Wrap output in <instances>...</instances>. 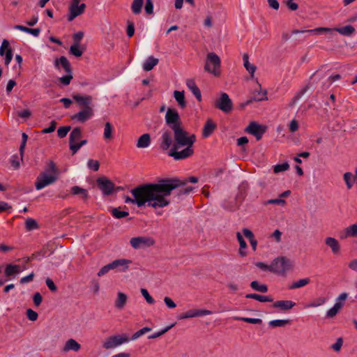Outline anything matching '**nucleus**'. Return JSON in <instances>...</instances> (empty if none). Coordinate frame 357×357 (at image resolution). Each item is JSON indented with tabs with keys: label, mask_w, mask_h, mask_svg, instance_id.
Segmentation results:
<instances>
[{
	"label": "nucleus",
	"mask_w": 357,
	"mask_h": 357,
	"mask_svg": "<svg viewBox=\"0 0 357 357\" xmlns=\"http://www.w3.org/2000/svg\"><path fill=\"white\" fill-rule=\"evenodd\" d=\"M310 280L309 278H303L301 280H298L296 282H294L291 286L290 287V289H298L301 287H303L310 283Z\"/></svg>",
	"instance_id": "49530a36"
},
{
	"label": "nucleus",
	"mask_w": 357,
	"mask_h": 357,
	"mask_svg": "<svg viewBox=\"0 0 357 357\" xmlns=\"http://www.w3.org/2000/svg\"><path fill=\"white\" fill-rule=\"evenodd\" d=\"M236 320H241L246 323L253 324H260L262 323V320L258 318H248V317H235Z\"/></svg>",
	"instance_id": "864d4df0"
},
{
	"label": "nucleus",
	"mask_w": 357,
	"mask_h": 357,
	"mask_svg": "<svg viewBox=\"0 0 357 357\" xmlns=\"http://www.w3.org/2000/svg\"><path fill=\"white\" fill-rule=\"evenodd\" d=\"M296 303L291 301H278L273 304V307L286 311L291 309Z\"/></svg>",
	"instance_id": "393cba45"
},
{
	"label": "nucleus",
	"mask_w": 357,
	"mask_h": 357,
	"mask_svg": "<svg viewBox=\"0 0 357 357\" xmlns=\"http://www.w3.org/2000/svg\"><path fill=\"white\" fill-rule=\"evenodd\" d=\"M167 125L173 130L174 127H181V121L178 112L176 109L168 108L165 115Z\"/></svg>",
	"instance_id": "1a4fd4ad"
},
{
	"label": "nucleus",
	"mask_w": 357,
	"mask_h": 357,
	"mask_svg": "<svg viewBox=\"0 0 357 357\" xmlns=\"http://www.w3.org/2000/svg\"><path fill=\"white\" fill-rule=\"evenodd\" d=\"M47 165L48 169L45 172H47L48 174H53L58 176L59 171L56 167V164L53 161L50 160L49 161Z\"/></svg>",
	"instance_id": "3c124183"
},
{
	"label": "nucleus",
	"mask_w": 357,
	"mask_h": 357,
	"mask_svg": "<svg viewBox=\"0 0 357 357\" xmlns=\"http://www.w3.org/2000/svg\"><path fill=\"white\" fill-rule=\"evenodd\" d=\"M22 271V269L19 265L15 264H8L5 268V275L10 277L19 274Z\"/></svg>",
	"instance_id": "c756f323"
},
{
	"label": "nucleus",
	"mask_w": 357,
	"mask_h": 357,
	"mask_svg": "<svg viewBox=\"0 0 357 357\" xmlns=\"http://www.w3.org/2000/svg\"><path fill=\"white\" fill-rule=\"evenodd\" d=\"M289 168L288 162H285L282 164H278L273 167V172L275 174L287 171Z\"/></svg>",
	"instance_id": "603ef678"
},
{
	"label": "nucleus",
	"mask_w": 357,
	"mask_h": 357,
	"mask_svg": "<svg viewBox=\"0 0 357 357\" xmlns=\"http://www.w3.org/2000/svg\"><path fill=\"white\" fill-rule=\"evenodd\" d=\"M307 33L310 34H316V35H321V34H328L330 37H332L335 33V29L332 28H327V27H319L314 29H308L307 30Z\"/></svg>",
	"instance_id": "5701e85b"
},
{
	"label": "nucleus",
	"mask_w": 357,
	"mask_h": 357,
	"mask_svg": "<svg viewBox=\"0 0 357 357\" xmlns=\"http://www.w3.org/2000/svg\"><path fill=\"white\" fill-rule=\"evenodd\" d=\"M80 349H81L80 344H79L74 339L70 338L66 342L65 345L63 346V347L62 349V351L65 352V353H67L70 351H73L77 352V351H79Z\"/></svg>",
	"instance_id": "aec40b11"
},
{
	"label": "nucleus",
	"mask_w": 357,
	"mask_h": 357,
	"mask_svg": "<svg viewBox=\"0 0 357 357\" xmlns=\"http://www.w3.org/2000/svg\"><path fill=\"white\" fill-rule=\"evenodd\" d=\"M247 298H253L259 302H272L273 298L270 296H262L257 294H250L245 296Z\"/></svg>",
	"instance_id": "72a5a7b5"
},
{
	"label": "nucleus",
	"mask_w": 357,
	"mask_h": 357,
	"mask_svg": "<svg viewBox=\"0 0 357 357\" xmlns=\"http://www.w3.org/2000/svg\"><path fill=\"white\" fill-rule=\"evenodd\" d=\"M158 62L159 61L158 59L153 56H149L143 63V70L145 71H150L158 65Z\"/></svg>",
	"instance_id": "c85d7f7f"
},
{
	"label": "nucleus",
	"mask_w": 357,
	"mask_h": 357,
	"mask_svg": "<svg viewBox=\"0 0 357 357\" xmlns=\"http://www.w3.org/2000/svg\"><path fill=\"white\" fill-rule=\"evenodd\" d=\"M70 53L77 57L81 56L83 51L79 48V44L74 43L70 47Z\"/></svg>",
	"instance_id": "09e8293b"
},
{
	"label": "nucleus",
	"mask_w": 357,
	"mask_h": 357,
	"mask_svg": "<svg viewBox=\"0 0 357 357\" xmlns=\"http://www.w3.org/2000/svg\"><path fill=\"white\" fill-rule=\"evenodd\" d=\"M129 342L130 337L127 334H116L106 337L102 342V347L105 349H113Z\"/></svg>",
	"instance_id": "20e7f679"
},
{
	"label": "nucleus",
	"mask_w": 357,
	"mask_h": 357,
	"mask_svg": "<svg viewBox=\"0 0 357 357\" xmlns=\"http://www.w3.org/2000/svg\"><path fill=\"white\" fill-rule=\"evenodd\" d=\"M267 92L266 90L258 91L254 93L253 100L255 101H262L267 100Z\"/></svg>",
	"instance_id": "de8ad7c7"
},
{
	"label": "nucleus",
	"mask_w": 357,
	"mask_h": 357,
	"mask_svg": "<svg viewBox=\"0 0 357 357\" xmlns=\"http://www.w3.org/2000/svg\"><path fill=\"white\" fill-rule=\"evenodd\" d=\"M151 144V137L148 133L143 134L139 137L137 142V147L139 149H144L149 146Z\"/></svg>",
	"instance_id": "cd10ccee"
},
{
	"label": "nucleus",
	"mask_w": 357,
	"mask_h": 357,
	"mask_svg": "<svg viewBox=\"0 0 357 357\" xmlns=\"http://www.w3.org/2000/svg\"><path fill=\"white\" fill-rule=\"evenodd\" d=\"M70 126L60 127L57 130V135L60 138H63L67 135V134L70 131Z\"/></svg>",
	"instance_id": "bf43d9fd"
},
{
	"label": "nucleus",
	"mask_w": 357,
	"mask_h": 357,
	"mask_svg": "<svg viewBox=\"0 0 357 357\" xmlns=\"http://www.w3.org/2000/svg\"><path fill=\"white\" fill-rule=\"evenodd\" d=\"M343 305L335 303L334 305L327 311L326 317L328 318H333L337 314V313L340 311Z\"/></svg>",
	"instance_id": "4c0bfd02"
},
{
	"label": "nucleus",
	"mask_w": 357,
	"mask_h": 357,
	"mask_svg": "<svg viewBox=\"0 0 357 357\" xmlns=\"http://www.w3.org/2000/svg\"><path fill=\"white\" fill-rule=\"evenodd\" d=\"M184 183L176 179H162L157 183L139 185L130 190L133 198L126 196L125 202L138 207L146 205L154 209L165 208L171 203L172 191Z\"/></svg>",
	"instance_id": "f257e3e1"
},
{
	"label": "nucleus",
	"mask_w": 357,
	"mask_h": 357,
	"mask_svg": "<svg viewBox=\"0 0 357 357\" xmlns=\"http://www.w3.org/2000/svg\"><path fill=\"white\" fill-rule=\"evenodd\" d=\"M186 86L188 89L193 93V95L196 97L198 101L202 100V94L199 89L195 84L193 79H188L186 81Z\"/></svg>",
	"instance_id": "b1692460"
},
{
	"label": "nucleus",
	"mask_w": 357,
	"mask_h": 357,
	"mask_svg": "<svg viewBox=\"0 0 357 357\" xmlns=\"http://www.w3.org/2000/svg\"><path fill=\"white\" fill-rule=\"evenodd\" d=\"M87 166L89 169L96 172L98 170L100 164L98 160H89L87 162Z\"/></svg>",
	"instance_id": "680f3d73"
},
{
	"label": "nucleus",
	"mask_w": 357,
	"mask_h": 357,
	"mask_svg": "<svg viewBox=\"0 0 357 357\" xmlns=\"http://www.w3.org/2000/svg\"><path fill=\"white\" fill-rule=\"evenodd\" d=\"M54 67L58 70H60V68L62 67L66 73L72 72L69 61L66 57L63 56H61L59 59H56L54 61Z\"/></svg>",
	"instance_id": "6ab92c4d"
},
{
	"label": "nucleus",
	"mask_w": 357,
	"mask_h": 357,
	"mask_svg": "<svg viewBox=\"0 0 357 357\" xmlns=\"http://www.w3.org/2000/svg\"><path fill=\"white\" fill-rule=\"evenodd\" d=\"M73 98L78 103L79 106H82L84 108L93 107L91 106L93 98L91 96H82L80 94H75L73 95Z\"/></svg>",
	"instance_id": "f3484780"
},
{
	"label": "nucleus",
	"mask_w": 357,
	"mask_h": 357,
	"mask_svg": "<svg viewBox=\"0 0 357 357\" xmlns=\"http://www.w3.org/2000/svg\"><path fill=\"white\" fill-rule=\"evenodd\" d=\"M57 178L58 177L56 175L48 174L47 172H43L36 178L35 183L36 189L40 190L54 183Z\"/></svg>",
	"instance_id": "6e6552de"
},
{
	"label": "nucleus",
	"mask_w": 357,
	"mask_h": 357,
	"mask_svg": "<svg viewBox=\"0 0 357 357\" xmlns=\"http://www.w3.org/2000/svg\"><path fill=\"white\" fill-rule=\"evenodd\" d=\"M243 60L244 67L245 68V69L248 71V73L252 77L254 75L255 72L256 67L249 62V57H248V54H245L243 56Z\"/></svg>",
	"instance_id": "c9c22d12"
},
{
	"label": "nucleus",
	"mask_w": 357,
	"mask_h": 357,
	"mask_svg": "<svg viewBox=\"0 0 357 357\" xmlns=\"http://www.w3.org/2000/svg\"><path fill=\"white\" fill-rule=\"evenodd\" d=\"M22 143L20 146V153L21 158L22 159L24 151L25 146H26L27 139H28V135L25 132H23L22 135Z\"/></svg>",
	"instance_id": "13d9d810"
},
{
	"label": "nucleus",
	"mask_w": 357,
	"mask_h": 357,
	"mask_svg": "<svg viewBox=\"0 0 357 357\" xmlns=\"http://www.w3.org/2000/svg\"><path fill=\"white\" fill-rule=\"evenodd\" d=\"M175 324H172L168 326H167L166 328L162 329L161 331H158L156 333H154L153 334H151L150 335L148 338L149 339H155V338H157V337H160L161 335H162L163 334H165V333H167L169 330H170L172 328H173Z\"/></svg>",
	"instance_id": "8fccbe9b"
},
{
	"label": "nucleus",
	"mask_w": 357,
	"mask_h": 357,
	"mask_svg": "<svg viewBox=\"0 0 357 357\" xmlns=\"http://www.w3.org/2000/svg\"><path fill=\"white\" fill-rule=\"evenodd\" d=\"M250 287L255 291L266 293L268 291V287L264 284H259L257 281H252L250 283Z\"/></svg>",
	"instance_id": "58836bf2"
},
{
	"label": "nucleus",
	"mask_w": 357,
	"mask_h": 357,
	"mask_svg": "<svg viewBox=\"0 0 357 357\" xmlns=\"http://www.w3.org/2000/svg\"><path fill=\"white\" fill-rule=\"evenodd\" d=\"M56 122L55 121H52L50 123V126L48 128H44L41 133L43 134H47V133H51L54 132L56 129Z\"/></svg>",
	"instance_id": "774afa93"
},
{
	"label": "nucleus",
	"mask_w": 357,
	"mask_h": 357,
	"mask_svg": "<svg viewBox=\"0 0 357 357\" xmlns=\"http://www.w3.org/2000/svg\"><path fill=\"white\" fill-rule=\"evenodd\" d=\"M82 137V130L79 128H74L70 134L69 142L70 146H76Z\"/></svg>",
	"instance_id": "bb28decb"
},
{
	"label": "nucleus",
	"mask_w": 357,
	"mask_h": 357,
	"mask_svg": "<svg viewBox=\"0 0 357 357\" xmlns=\"http://www.w3.org/2000/svg\"><path fill=\"white\" fill-rule=\"evenodd\" d=\"M282 3L291 11H295L298 8V5L294 0H282Z\"/></svg>",
	"instance_id": "6e6d98bb"
},
{
	"label": "nucleus",
	"mask_w": 357,
	"mask_h": 357,
	"mask_svg": "<svg viewBox=\"0 0 357 357\" xmlns=\"http://www.w3.org/2000/svg\"><path fill=\"white\" fill-rule=\"evenodd\" d=\"M215 128V124L211 120H208L204 126L203 136L208 137L212 134Z\"/></svg>",
	"instance_id": "473e14b6"
},
{
	"label": "nucleus",
	"mask_w": 357,
	"mask_h": 357,
	"mask_svg": "<svg viewBox=\"0 0 357 357\" xmlns=\"http://www.w3.org/2000/svg\"><path fill=\"white\" fill-rule=\"evenodd\" d=\"M151 330L152 329L150 327H144V328H141L140 330L137 331L132 335V337L130 338V340L134 341V340H137L138 338H139L141 336H142L145 333L150 332Z\"/></svg>",
	"instance_id": "79ce46f5"
},
{
	"label": "nucleus",
	"mask_w": 357,
	"mask_h": 357,
	"mask_svg": "<svg viewBox=\"0 0 357 357\" xmlns=\"http://www.w3.org/2000/svg\"><path fill=\"white\" fill-rule=\"evenodd\" d=\"M26 316L27 318L32 321H36L38 317V313L31 309L26 310Z\"/></svg>",
	"instance_id": "69168bd1"
},
{
	"label": "nucleus",
	"mask_w": 357,
	"mask_h": 357,
	"mask_svg": "<svg viewBox=\"0 0 357 357\" xmlns=\"http://www.w3.org/2000/svg\"><path fill=\"white\" fill-rule=\"evenodd\" d=\"M325 243L331 249L334 255H338L340 251V245L337 239L333 237H327L325 239Z\"/></svg>",
	"instance_id": "4be33fe9"
},
{
	"label": "nucleus",
	"mask_w": 357,
	"mask_h": 357,
	"mask_svg": "<svg viewBox=\"0 0 357 357\" xmlns=\"http://www.w3.org/2000/svg\"><path fill=\"white\" fill-rule=\"evenodd\" d=\"M38 224L36 220L29 218L25 221V228L27 231H32L38 228Z\"/></svg>",
	"instance_id": "a19ab883"
},
{
	"label": "nucleus",
	"mask_w": 357,
	"mask_h": 357,
	"mask_svg": "<svg viewBox=\"0 0 357 357\" xmlns=\"http://www.w3.org/2000/svg\"><path fill=\"white\" fill-rule=\"evenodd\" d=\"M131 264L130 259L124 258L115 259L111 262L112 270H116L119 272H126Z\"/></svg>",
	"instance_id": "4468645a"
},
{
	"label": "nucleus",
	"mask_w": 357,
	"mask_h": 357,
	"mask_svg": "<svg viewBox=\"0 0 357 357\" xmlns=\"http://www.w3.org/2000/svg\"><path fill=\"white\" fill-rule=\"evenodd\" d=\"M67 75L59 78V81L65 86L68 85L73 79V75L71 73H66Z\"/></svg>",
	"instance_id": "052dcab7"
},
{
	"label": "nucleus",
	"mask_w": 357,
	"mask_h": 357,
	"mask_svg": "<svg viewBox=\"0 0 357 357\" xmlns=\"http://www.w3.org/2000/svg\"><path fill=\"white\" fill-rule=\"evenodd\" d=\"M93 116V107H86L72 116V119L84 123Z\"/></svg>",
	"instance_id": "dca6fc26"
},
{
	"label": "nucleus",
	"mask_w": 357,
	"mask_h": 357,
	"mask_svg": "<svg viewBox=\"0 0 357 357\" xmlns=\"http://www.w3.org/2000/svg\"><path fill=\"white\" fill-rule=\"evenodd\" d=\"M144 10L148 15H151L153 13V3L151 0H146Z\"/></svg>",
	"instance_id": "338daca9"
},
{
	"label": "nucleus",
	"mask_w": 357,
	"mask_h": 357,
	"mask_svg": "<svg viewBox=\"0 0 357 357\" xmlns=\"http://www.w3.org/2000/svg\"><path fill=\"white\" fill-rule=\"evenodd\" d=\"M289 319H275L268 322V325L271 327H284L286 325L290 324Z\"/></svg>",
	"instance_id": "ea45409f"
},
{
	"label": "nucleus",
	"mask_w": 357,
	"mask_h": 357,
	"mask_svg": "<svg viewBox=\"0 0 357 357\" xmlns=\"http://www.w3.org/2000/svg\"><path fill=\"white\" fill-rule=\"evenodd\" d=\"M214 106L222 112L227 114L231 112L233 102L227 93H221L220 97L215 100Z\"/></svg>",
	"instance_id": "0eeeda50"
},
{
	"label": "nucleus",
	"mask_w": 357,
	"mask_h": 357,
	"mask_svg": "<svg viewBox=\"0 0 357 357\" xmlns=\"http://www.w3.org/2000/svg\"><path fill=\"white\" fill-rule=\"evenodd\" d=\"M97 184L105 195H111L114 188V183L105 177L99 178L97 180Z\"/></svg>",
	"instance_id": "ddd939ff"
},
{
	"label": "nucleus",
	"mask_w": 357,
	"mask_h": 357,
	"mask_svg": "<svg viewBox=\"0 0 357 357\" xmlns=\"http://www.w3.org/2000/svg\"><path fill=\"white\" fill-rule=\"evenodd\" d=\"M0 55L5 56V65L8 66L13 59V51L9 42L4 39L0 47Z\"/></svg>",
	"instance_id": "2eb2a0df"
},
{
	"label": "nucleus",
	"mask_w": 357,
	"mask_h": 357,
	"mask_svg": "<svg viewBox=\"0 0 357 357\" xmlns=\"http://www.w3.org/2000/svg\"><path fill=\"white\" fill-rule=\"evenodd\" d=\"M144 4V0H134L131 4V10L135 15H138L142 12Z\"/></svg>",
	"instance_id": "e433bc0d"
},
{
	"label": "nucleus",
	"mask_w": 357,
	"mask_h": 357,
	"mask_svg": "<svg viewBox=\"0 0 357 357\" xmlns=\"http://www.w3.org/2000/svg\"><path fill=\"white\" fill-rule=\"evenodd\" d=\"M245 131L249 134L254 135L257 140L261 139L263 134L266 131V128L255 121H252L245 129Z\"/></svg>",
	"instance_id": "f8f14e48"
},
{
	"label": "nucleus",
	"mask_w": 357,
	"mask_h": 357,
	"mask_svg": "<svg viewBox=\"0 0 357 357\" xmlns=\"http://www.w3.org/2000/svg\"><path fill=\"white\" fill-rule=\"evenodd\" d=\"M172 144V139L169 132H164L161 136L160 148L165 151L170 148Z\"/></svg>",
	"instance_id": "a878e982"
},
{
	"label": "nucleus",
	"mask_w": 357,
	"mask_h": 357,
	"mask_svg": "<svg viewBox=\"0 0 357 357\" xmlns=\"http://www.w3.org/2000/svg\"><path fill=\"white\" fill-rule=\"evenodd\" d=\"M114 128L109 122L105 124L103 137L105 140L109 141L113 138Z\"/></svg>",
	"instance_id": "2f4dec72"
},
{
	"label": "nucleus",
	"mask_w": 357,
	"mask_h": 357,
	"mask_svg": "<svg viewBox=\"0 0 357 357\" xmlns=\"http://www.w3.org/2000/svg\"><path fill=\"white\" fill-rule=\"evenodd\" d=\"M91 289L94 294H98L100 290V284L98 280H92L91 282Z\"/></svg>",
	"instance_id": "0e129e2a"
},
{
	"label": "nucleus",
	"mask_w": 357,
	"mask_h": 357,
	"mask_svg": "<svg viewBox=\"0 0 357 357\" xmlns=\"http://www.w3.org/2000/svg\"><path fill=\"white\" fill-rule=\"evenodd\" d=\"M335 32H338L339 33L349 36L352 35L355 32V29L351 25H347L341 28H335Z\"/></svg>",
	"instance_id": "f704fd0d"
},
{
	"label": "nucleus",
	"mask_w": 357,
	"mask_h": 357,
	"mask_svg": "<svg viewBox=\"0 0 357 357\" xmlns=\"http://www.w3.org/2000/svg\"><path fill=\"white\" fill-rule=\"evenodd\" d=\"M344 181L346 183L348 189H351L354 183V177L352 173L346 172L343 176Z\"/></svg>",
	"instance_id": "a18cd8bd"
},
{
	"label": "nucleus",
	"mask_w": 357,
	"mask_h": 357,
	"mask_svg": "<svg viewBox=\"0 0 357 357\" xmlns=\"http://www.w3.org/2000/svg\"><path fill=\"white\" fill-rule=\"evenodd\" d=\"M293 268V262L285 257L275 259L270 265V271L280 275H284Z\"/></svg>",
	"instance_id": "7ed1b4c3"
},
{
	"label": "nucleus",
	"mask_w": 357,
	"mask_h": 357,
	"mask_svg": "<svg viewBox=\"0 0 357 357\" xmlns=\"http://www.w3.org/2000/svg\"><path fill=\"white\" fill-rule=\"evenodd\" d=\"M112 270L111 263L104 266L102 267L100 271L98 272L97 275L98 277H102L106 273H107L109 271Z\"/></svg>",
	"instance_id": "e2e57ef3"
},
{
	"label": "nucleus",
	"mask_w": 357,
	"mask_h": 357,
	"mask_svg": "<svg viewBox=\"0 0 357 357\" xmlns=\"http://www.w3.org/2000/svg\"><path fill=\"white\" fill-rule=\"evenodd\" d=\"M213 312L208 310H200V309H190L188 311L181 314L178 317V319H191L198 317H202L205 315L211 314Z\"/></svg>",
	"instance_id": "9b49d317"
},
{
	"label": "nucleus",
	"mask_w": 357,
	"mask_h": 357,
	"mask_svg": "<svg viewBox=\"0 0 357 357\" xmlns=\"http://www.w3.org/2000/svg\"><path fill=\"white\" fill-rule=\"evenodd\" d=\"M140 291H141L142 295L144 296L146 301L149 304L152 305L155 303V300L152 298V296H150L147 289L142 288V289H141Z\"/></svg>",
	"instance_id": "4d7b16f0"
},
{
	"label": "nucleus",
	"mask_w": 357,
	"mask_h": 357,
	"mask_svg": "<svg viewBox=\"0 0 357 357\" xmlns=\"http://www.w3.org/2000/svg\"><path fill=\"white\" fill-rule=\"evenodd\" d=\"M342 239H346L349 237H357V224H353L344 228L340 234Z\"/></svg>",
	"instance_id": "a211bd4d"
},
{
	"label": "nucleus",
	"mask_w": 357,
	"mask_h": 357,
	"mask_svg": "<svg viewBox=\"0 0 357 357\" xmlns=\"http://www.w3.org/2000/svg\"><path fill=\"white\" fill-rule=\"evenodd\" d=\"M128 300V297L125 293L120 291L118 292L114 302V307L119 310H123L125 307Z\"/></svg>",
	"instance_id": "412c9836"
},
{
	"label": "nucleus",
	"mask_w": 357,
	"mask_h": 357,
	"mask_svg": "<svg viewBox=\"0 0 357 357\" xmlns=\"http://www.w3.org/2000/svg\"><path fill=\"white\" fill-rule=\"evenodd\" d=\"M341 76L339 74L329 76L326 81L324 83V88H328L333 84V82L339 80Z\"/></svg>",
	"instance_id": "5fc2aeb1"
},
{
	"label": "nucleus",
	"mask_w": 357,
	"mask_h": 357,
	"mask_svg": "<svg viewBox=\"0 0 357 357\" xmlns=\"http://www.w3.org/2000/svg\"><path fill=\"white\" fill-rule=\"evenodd\" d=\"M155 243V239L149 236H138L130 239V245L135 250L146 249Z\"/></svg>",
	"instance_id": "423d86ee"
},
{
	"label": "nucleus",
	"mask_w": 357,
	"mask_h": 357,
	"mask_svg": "<svg viewBox=\"0 0 357 357\" xmlns=\"http://www.w3.org/2000/svg\"><path fill=\"white\" fill-rule=\"evenodd\" d=\"M86 9L85 3H80L79 2L72 1L69 5V12L68 15V20L73 21L77 16L83 14Z\"/></svg>",
	"instance_id": "9d476101"
},
{
	"label": "nucleus",
	"mask_w": 357,
	"mask_h": 357,
	"mask_svg": "<svg viewBox=\"0 0 357 357\" xmlns=\"http://www.w3.org/2000/svg\"><path fill=\"white\" fill-rule=\"evenodd\" d=\"M173 131L175 143L172 144L169 155L176 160L189 158L194 153L192 146L196 140L195 135L186 132L182 126L174 127Z\"/></svg>",
	"instance_id": "f03ea898"
},
{
	"label": "nucleus",
	"mask_w": 357,
	"mask_h": 357,
	"mask_svg": "<svg viewBox=\"0 0 357 357\" xmlns=\"http://www.w3.org/2000/svg\"><path fill=\"white\" fill-rule=\"evenodd\" d=\"M112 215L117 219L123 218L129 215L128 211H121V208H114L112 209Z\"/></svg>",
	"instance_id": "c03bdc74"
},
{
	"label": "nucleus",
	"mask_w": 357,
	"mask_h": 357,
	"mask_svg": "<svg viewBox=\"0 0 357 357\" xmlns=\"http://www.w3.org/2000/svg\"><path fill=\"white\" fill-rule=\"evenodd\" d=\"M173 95L178 106L181 108H185L186 107V101L184 91H174Z\"/></svg>",
	"instance_id": "7c9ffc66"
},
{
	"label": "nucleus",
	"mask_w": 357,
	"mask_h": 357,
	"mask_svg": "<svg viewBox=\"0 0 357 357\" xmlns=\"http://www.w3.org/2000/svg\"><path fill=\"white\" fill-rule=\"evenodd\" d=\"M220 64L221 61L218 54L210 52L206 55L204 70L214 76H219Z\"/></svg>",
	"instance_id": "39448f33"
},
{
	"label": "nucleus",
	"mask_w": 357,
	"mask_h": 357,
	"mask_svg": "<svg viewBox=\"0 0 357 357\" xmlns=\"http://www.w3.org/2000/svg\"><path fill=\"white\" fill-rule=\"evenodd\" d=\"M71 192L73 195H80L84 199H87L89 196L87 190L79 186H73Z\"/></svg>",
	"instance_id": "37998d69"
}]
</instances>
